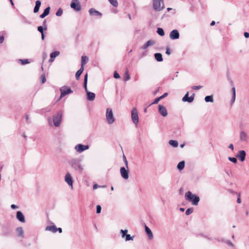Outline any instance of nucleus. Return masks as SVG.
I'll use <instances>...</instances> for the list:
<instances>
[{
    "label": "nucleus",
    "instance_id": "nucleus-37",
    "mask_svg": "<svg viewBox=\"0 0 249 249\" xmlns=\"http://www.w3.org/2000/svg\"><path fill=\"white\" fill-rule=\"evenodd\" d=\"M62 13L63 10L61 8H59L56 13V16L59 17L62 15Z\"/></svg>",
    "mask_w": 249,
    "mask_h": 249
},
{
    "label": "nucleus",
    "instance_id": "nucleus-16",
    "mask_svg": "<svg viewBox=\"0 0 249 249\" xmlns=\"http://www.w3.org/2000/svg\"><path fill=\"white\" fill-rule=\"evenodd\" d=\"M159 113L163 117H166L168 115L166 108L162 105H159Z\"/></svg>",
    "mask_w": 249,
    "mask_h": 249
},
{
    "label": "nucleus",
    "instance_id": "nucleus-32",
    "mask_svg": "<svg viewBox=\"0 0 249 249\" xmlns=\"http://www.w3.org/2000/svg\"><path fill=\"white\" fill-rule=\"evenodd\" d=\"M205 101L206 102H213V96L211 95L206 96L205 97Z\"/></svg>",
    "mask_w": 249,
    "mask_h": 249
},
{
    "label": "nucleus",
    "instance_id": "nucleus-59",
    "mask_svg": "<svg viewBox=\"0 0 249 249\" xmlns=\"http://www.w3.org/2000/svg\"><path fill=\"white\" fill-rule=\"evenodd\" d=\"M229 148L231 149L232 150H233V145L232 143H231L229 145Z\"/></svg>",
    "mask_w": 249,
    "mask_h": 249
},
{
    "label": "nucleus",
    "instance_id": "nucleus-33",
    "mask_svg": "<svg viewBox=\"0 0 249 249\" xmlns=\"http://www.w3.org/2000/svg\"><path fill=\"white\" fill-rule=\"evenodd\" d=\"M157 32L160 36H163L164 35V30L161 28H158Z\"/></svg>",
    "mask_w": 249,
    "mask_h": 249
},
{
    "label": "nucleus",
    "instance_id": "nucleus-14",
    "mask_svg": "<svg viewBox=\"0 0 249 249\" xmlns=\"http://www.w3.org/2000/svg\"><path fill=\"white\" fill-rule=\"evenodd\" d=\"M195 94H193L190 97H189V92H187L186 94L182 98L183 102H187L188 103H192L194 100Z\"/></svg>",
    "mask_w": 249,
    "mask_h": 249
},
{
    "label": "nucleus",
    "instance_id": "nucleus-35",
    "mask_svg": "<svg viewBox=\"0 0 249 249\" xmlns=\"http://www.w3.org/2000/svg\"><path fill=\"white\" fill-rule=\"evenodd\" d=\"M109 2L114 7H117L118 3L117 0H108Z\"/></svg>",
    "mask_w": 249,
    "mask_h": 249
},
{
    "label": "nucleus",
    "instance_id": "nucleus-51",
    "mask_svg": "<svg viewBox=\"0 0 249 249\" xmlns=\"http://www.w3.org/2000/svg\"><path fill=\"white\" fill-rule=\"evenodd\" d=\"M113 76L116 79H118L120 77V75L116 71L114 72Z\"/></svg>",
    "mask_w": 249,
    "mask_h": 249
},
{
    "label": "nucleus",
    "instance_id": "nucleus-10",
    "mask_svg": "<svg viewBox=\"0 0 249 249\" xmlns=\"http://www.w3.org/2000/svg\"><path fill=\"white\" fill-rule=\"evenodd\" d=\"M89 148L88 145H83L82 144H78L75 146V150L78 153H81L85 150H87Z\"/></svg>",
    "mask_w": 249,
    "mask_h": 249
},
{
    "label": "nucleus",
    "instance_id": "nucleus-39",
    "mask_svg": "<svg viewBox=\"0 0 249 249\" xmlns=\"http://www.w3.org/2000/svg\"><path fill=\"white\" fill-rule=\"evenodd\" d=\"M193 212V208H188L187 209L185 212V214L187 215H190Z\"/></svg>",
    "mask_w": 249,
    "mask_h": 249
},
{
    "label": "nucleus",
    "instance_id": "nucleus-15",
    "mask_svg": "<svg viewBox=\"0 0 249 249\" xmlns=\"http://www.w3.org/2000/svg\"><path fill=\"white\" fill-rule=\"evenodd\" d=\"M246 153L244 150H240L236 154V157L238 158L241 161H243L245 160Z\"/></svg>",
    "mask_w": 249,
    "mask_h": 249
},
{
    "label": "nucleus",
    "instance_id": "nucleus-23",
    "mask_svg": "<svg viewBox=\"0 0 249 249\" xmlns=\"http://www.w3.org/2000/svg\"><path fill=\"white\" fill-rule=\"evenodd\" d=\"M41 5V1L39 0L36 1V5L34 7V12L36 13L38 12L40 6Z\"/></svg>",
    "mask_w": 249,
    "mask_h": 249
},
{
    "label": "nucleus",
    "instance_id": "nucleus-28",
    "mask_svg": "<svg viewBox=\"0 0 249 249\" xmlns=\"http://www.w3.org/2000/svg\"><path fill=\"white\" fill-rule=\"evenodd\" d=\"M185 166V162L181 161L178 163L177 166V168L179 170H181L184 168Z\"/></svg>",
    "mask_w": 249,
    "mask_h": 249
},
{
    "label": "nucleus",
    "instance_id": "nucleus-52",
    "mask_svg": "<svg viewBox=\"0 0 249 249\" xmlns=\"http://www.w3.org/2000/svg\"><path fill=\"white\" fill-rule=\"evenodd\" d=\"M41 82L42 83H44L46 82V77H45V76L44 75H41Z\"/></svg>",
    "mask_w": 249,
    "mask_h": 249
},
{
    "label": "nucleus",
    "instance_id": "nucleus-20",
    "mask_svg": "<svg viewBox=\"0 0 249 249\" xmlns=\"http://www.w3.org/2000/svg\"><path fill=\"white\" fill-rule=\"evenodd\" d=\"M145 231L148 235V238L150 240L152 239L153 238V235L152 232L146 225H145Z\"/></svg>",
    "mask_w": 249,
    "mask_h": 249
},
{
    "label": "nucleus",
    "instance_id": "nucleus-54",
    "mask_svg": "<svg viewBox=\"0 0 249 249\" xmlns=\"http://www.w3.org/2000/svg\"><path fill=\"white\" fill-rule=\"evenodd\" d=\"M165 53L168 55H170L171 54V51L169 48L166 49Z\"/></svg>",
    "mask_w": 249,
    "mask_h": 249
},
{
    "label": "nucleus",
    "instance_id": "nucleus-25",
    "mask_svg": "<svg viewBox=\"0 0 249 249\" xmlns=\"http://www.w3.org/2000/svg\"><path fill=\"white\" fill-rule=\"evenodd\" d=\"M154 44V42L152 40H148L146 43L143 45L142 47V49L144 50L147 48L149 46L152 45Z\"/></svg>",
    "mask_w": 249,
    "mask_h": 249
},
{
    "label": "nucleus",
    "instance_id": "nucleus-29",
    "mask_svg": "<svg viewBox=\"0 0 249 249\" xmlns=\"http://www.w3.org/2000/svg\"><path fill=\"white\" fill-rule=\"evenodd\" d=\"M169 143L174 147H177L178 146V142L176 140H170Z\"/></svg>",
    "mask_w": 249,
    "mask_h": 249
},
{
    "label": "nucleus",
    "instance_id": "nucleus-40",
    "mask_svg": "<svg viewBox=\"0 0 249 249\" xmlns=\"http://www.w3.org/2000/svg\"><path fill=\"white\" fill-rule=\"evenodd\" d=\"M19 60L21 62L22 65H25L29 63V60L27 59H19Z\"/></svg>",
    "mask_w": 249,
    "mask_h": 249
},
{
    "label": "nucleus",
    "instance_id": "nucleus-1",
    "mask_svg": "<svg viewBox=\"0 0 249 249\" xmlns=\"http://www.w3.org/2000/svg\"><path fill=\"white\" fill-rule=\"evenodd\" d=\"M69 164L74 170L81 174L83 171V167L81 163V160L78 158H72L68 161Z\"/></svg>",
    "mask_w": 249,
    "mask_h": 249
},
{
    "label": "nucleus",
    "instance_id": "nucleus-34",
    "mask_svg": "<svg viewBox=\"0 0 249 249\" xmlns=\"http://www.w3.org/2000/svg\"><path fill=\"white\" fill-rule=\"evenodd\" d=\"M124 80L125 81H128V80H129L130 79V77L129 76V73H128V70H126L124 73Z\"/></svg>",
    "mask_w": 249,
    "mask_h": 249
},
{
    "label": "nucleus",
    "instance_id": "nucleus-6",
    "mask_svg": "<svg viewBox=\"0 0 249 249\" xmlns=\"http://www.w3.org/2000/svg\"><path fill=\"white\" fill-rule=\"evenodd\" d=\"M106 120L109 124H112L115 121L112 110L109 108H107L106 110Z\"/></svg>",
    "mask_w": 249,
    "mask_h": 249
},
{
    "label": "nucleus",
    "instance_id": "nucleus-55",
    "mask_svg": "<svg viewBox=\"0 0 249 249\" xmlns=\"http://www.w3.org/2000/svg\"><path fill=\"white\" fill-rule=\"evenodd\" d=\"M4 41V36H0V43H2Z\"/></svg>",
    "mask_w": 249,
    "mask_h": 249
},
{
    "label": "nucleus",
    "instance_id": "nucleus-4",
    "mask_svg": "<svg viewBox=\"0 0 249 249\" xmlns=\"http://www.w3.org/2000/svg\"><path fill=\"white\" fill-rule=\"evenodd\" d=\"M153 7L157 11H160L164 8L163 0H153Z\"/></svg>",
    "mask_w": 249,
    "mask_h": 249
},
{
    "label": "nucleus",
    "instance_id": "nucleus-48",
    "mask_svg": "<svg viewBox=\"0 0 249 249\" xmlns=\"http://www.w3.org/2000/svg\"><path fill=\"white\" fill-rule=\"evenodd\" d=\"M202 88V86H194L192 87V89H195V90L199 89Z\"/></svg>",
    "mask_w": 249,
    "mask_h": 249
},
{
    "label": "nucleus",
    "instance_id": "nucleus-9",
    "mask_svg": "<svg viewBox=\"0 0 249 249\" xmlns=\"http://www.w3.org/2000/svg\"><path fill=\"white\" fill-rule=\"evenodd\" d=\"M60 91H61V95H60L61 97H62L66 95L67 94H68L69 93L72 92V90L71 89L70 87H66V86L62 87L60 89Z\"/></svg>",
    "mask_w": 249,
    "mask_h": 249
},
{
    "label": "nucleus",
    "instance_id": "nucleus-5",
    "mask_svg": "<svg viewBox=\"0 0 249 249\" xmlns=\"http://www.w3.org/2000/svg\"><path fill=\"white\" fill-rule=\"evenodd\" d=\"M62 117V112L61 111H58L56 114L53 116V121L55 126L58 127L60 125Z\"/></svg>",
    "mask_w": 249,
    "mask_h": 249
},
{
    "label": "nucleus",
    "instance_id": "nucleus-42",
    "mask_svg": "<svg viewBox=\"0 0 249 249\" xmlns=\"http://www.w3.org/2000/svg\"><path fill=\"white\" fill-rule=\"evenodd\" d=\"M120 232L122 233V237L124 238L127 234L126 233L127 232V230H121Z\"/></svg>",
    "mask_w": 249,
    "mask_h": 249
},
{
    "label": "nucleus",
    "instance_id": "nucleus-19",
    "mask_svg": "<svg viewBox=\"0 0 249 249\" xmlns=\"http://www.w3.org/2000/svg\"><path fill=\"white\" fill-rule=\"evenodd\" d=\"M89 13L90 15H94V16H99V17H101L102 14L99 12V11L95 10L93 8H90L89 10Z\"/></svg>",
    "mask_w": 249,
    "mask_h": 249
},
{
    "label": "nucleus",
    "instance_id": "nucleus-7",
    "mask_svg": "<svg viewBox=\"0 0 249 249\" xmlns=\"http://www.w3.org/2000/svg\"><path fill=\"white\" fill-rule=\"evenodd\" d=\"M131 119L136 124L139 122L138 113L136 108H133L131 110Z\"/></svg>",
    "mask_w": 249,
    "mask_h": 249
},
{
    "label": "nucleus",
    "instance_id": "nucleus-24",
    "mask_svg": "<svg viewBox=\"0 0 249 249\" xmlns=\"http://www.w3.org/2000/svg\"><path fill=\"white\" fill-rule=\"evenodd\" d=\"M156 60L158 62H161L163 60L162 55L160 53H156L154 54Z\"/></svg>",
    "mask_w": 249,
    "mask_h": 249
},
{
    "label": "nucleus",
    "instance_id": "nucleus-38",
    "mask_svg": "<svg viewBox=\"0 0 249 249\" xmlns=\"http://www.w3.org/2000/svg\"><path fill=\"white\" fill-rule=\"evenodd\" d=\"M50 7H47L45 9V10L43 11L44 14H45L46 16L48 15L50 13Z\"/></svg>",
    "mask_w": 249,
    "mask_h": 249
},
{
    "label": "nucleus",
    "instance_id": "nucleus-17",
    "mask_svg": "<svg viewBox=\"0 0 249 249\" xmlns=\"http://www.w3.org/2000/svg\"><path fill=\"white\" fill-rule=\"evenodd\" d=\"M16 217L17 219L20 222L23 223H24L25 222L24 216L20 211H18L17 212Z\"/></svg>",
    "mask_w": 249,
    "mask_h": 249
},
{
    "label": "nucleus",
    "instance_id": "nucleus-12",
    "mask_svg": "<svg viewBox=\"0 0 249 249\" xmlns=\"http://www.w3.org/2000/svg\"><path fill=\"white\" fill-rule=\"evenodd\" d=\"M128 170L126 169L124 167H122L120 168V173L122 178L125 179H127L129 178Z\"/></svg>",
    "mask_w": 249,
    "mask_h": 249
},
{
    "label": "nucleus",
    "instance_id": "nucleus-8",
    "mask_svg": "<svg viewBox=\"0 0 249 249\" xmlns=\"http://www.w3.org/2000/svg\"><path fill=\"white\" fill-rule=\"evenodd\" d=\"M71 7L75 11H79L81 9L79 0H72L71 3Z\"/></svg>",
    "mask_w": 249,
    "mask_h": 249
},
{
    "label": "nucleus",
    "instance_id": "nucleus-2",
    "mask_svg": "<svg viewBox=\"0 0 249 249\" xmlns=\"http://www.w3.org/2000/svg\"><path fill=\"white\" fill-rule=\"evenodd\" d=\"M185 197L187 201L191 202L194 205H197L200 200L199 196L193 194L190 191L185 193Z\"/></svg>",
    "mask_w": 249,
    "mask_h": 249
},
{
    "label": "nucleus",
    "instance_id": "nucleus-11",
    "mask_svg": "<svg viewBox=\"0 0 249 249\" xmlns=\"http://www.w3.org/2000/svg\"><path fill=\"white\" fill-rule=\"evenodd\" d=\"M65 181L67 184L71 187V188H73V181L72 177L69 173H67L65 176Z\"/></svg>",
    "mask_w": 249,
    "mask_h": 249
},
{
    "label": "nucleus",
    "instance_id": "nucleus-43",
    "mask_svg": "<svg viewBox=\"0 0 249 249\" xmlns=\"http://www.w3.org/2000/svg\"><path fill=\"white\" fill-rule=\"evenodd\" d=\"M134 238V236H131L130 234H126L125 236V241L132 240Z\"/></svg>",
    "mask_w": 249,
    "mask_h": 249
},
{
    "label": "nucleus",
    "instance_id": "nucleus-26",
    "mask_svg": "<svg viewBox=\"0 0 249 249\" xmlns=\"http://www.w3.org/2000/svg\"><path fill=\"white\" fill-rule=\"evenodd\" d=\"M84 71V67H81V68L77 71L75 73V77L77 80H79L80 78V75L82 74Z\"/></svg>",
    "mask_w": 249,
    "mask_h": 249
},
{
    "label": "nucleus",
    "instance_id": "nucleus-50",
    "mask_svg": "<svg viewBox=\"0 0 249 249\" xmlns=\"http://www.w3.org/2000/svg\"><path fill=\"white\" fill-rule=\"evenodd\" d=\"M44 28L43 26H40L37 27V30L40 33H44L43 32Z\"/></svg>",
    "mask_w": 249,
    "mask_h": 249
},
{
    "label": "nucleus",
    "instance_id": "nucleus-64",
    "mask_svg": "<svg viewBox=\"0 0 249 249\" xmlns=\"http://www.w3.org/2000/svg\"><path fill=\"white\" fill-rule=\"evenodd\" d=\"M57 231H58L59 233H61L62 232V230L61 228H57Z\"/></svg>",
    "mask_w": 249,
    "mask_h": 249
},
{
    "label": "nucleus",
    "instance_id": "nucleus-36",
    "mask_svg": "<svg viewBox=\"0 0 249 249\" xmlns=\"http://www.w3.org/2000/svg\"><path fill=\"white\" fill-rule=\"evenodd\" d=\"M221 241L222 242H225L226 244L232 247H233L234 246L233 244L229 240H225L224 239H221Z\"/></svg>",
    "mask_w": 249,
    "mask_h": 249
},
{
    "label": "nucleus",
    "instance_id": "nucleus-30",
    "mask_svg": "<svg viewBox=\"0 0 249 249\" xmlns=\"http://www.w3.org/2000/svg\"><path fill=\"white\" fill-rule=\"evenodd\" d=\"M88 61V57L86 56H82L81 58V67H83L86 62Z\"/></svg>",
    "mask_w": 249,
    "mask_h": 249
},
{
    "label": "nucleus",
    "instance_id": "nucleus-60",
    "mask_svg": "<svg viewBox=\"0 0 249 249\" xmlns=\"http://www.w3.org/2000/svg\"><path fill=\"white\" fill-rule=\"evenodd\" d=\"M39 17H40V18H44L45 17H46V16L45 14H44V13H43L42 14H41V15H40V16H39Z\"/></svg>",
    "mask_w": 249,
    "mask_h": 249
},
{
    "label": "nucleus",
    "instance_id": "nucleus-18",
    "mask_svg": "<svg viewBox=\"0 0 249 249\" xmlns=\"http://www.w3.org/2000/svg\"><path fill=\"white\" fill-rule=\"evenodd\" d=\"M240 139L242 142H246L248 141V136L247 134L243 131H242L240 133Z\"/></svg>",
    "mask_w": 249,
    "mask_h": 249
},
{
    "label": "nucleus",
    "instance_id": "nucleus-3",
    "mask_svg": "<svg viewBox=\"0 0 249 249\" xmlns=\"http://www.w3.org/2000/svg\"><path fill=\"white\" fill-rule=\"evenodd\" d=\"M88 73H86L84 76L83 86L87 94V99L89 101H93L95 98V94L93 92L89 91L87 89Z\"/></svg>",
    "mask_w": 249,
    "mask_h": 249
},
{
    "label": "nucleus",
    "instance_id": "nucleus-61",
    "mask_svg": "<svg viewBox=\"0 0 249 249\" xmlns=\"http://www.w3.org/2000/svg\"><path fill=\"white\" fill-rule=\"evenodd\" d=\"M237 203H241V199H240V196H238V198H237Z\"/></svg>",
    "mask_w": 249,
    "mask_h": 249
},
{
    "label": "nucleus",
    "instance_id": "nucleus-62",
    "mask_svg": "<svg viewBox=\"0 0 249 249\" xmlns=\"http://www.w3.org/2000/svg\"><path fill=\"white\" fill-rule=\"evenodd\" d=\"M41 34V38H42V40H43L44 39V37H45L44 33H42Z\"/></svg>",
    "mask_w": 249,
    "mask_h": 249
},
{
    "label": "nucleus",
    "instance_id": "nucleus-49",
    "mask_svg": "<svg viewBox=\"0 0 249 249\" xmlns=\"http://www.w3.org/2000/svg\"><path fill=\"white\" fill-rule=\"evenodd\" d=\"M106 187V186H99V185H98V184H94V185H93V189L94 190H95V189H96L97 188H99V187H103V188H104V187Z\"/></svg>",
    "mask_w": 249,
    "mask_h": 249
},
{
    "label": "nucleus",
    "instance_id": "nucleus-47",
    "mask_svg": "<svg viewBox=\"0 0 249 249\" xmlns=\"http://www.w3.org/2000/svg\"><path fill=\"white\" fill-rule=\"evenodd\" d=\"M160 100H161V99H160V97H158V98H157L154 100V101L150 104V105H153V104H158V103H159V102Z\"/></svg>",
    "mask_w": 249,
    "mask_h": 249
},
{
    "label": "nucleus",
    "instance_id": "nucleus-41",
    "mask_svg": "<svg viewBox=\"0 0 249 249\" xmlns=\"http://www.w3.org/2000/svg\"><path fill=\"white\" fill-rule=\"evenodd\" d=\"M228 160L230 161L233 162L234 163H236L237 162V160L236 158H235L229 157L228 158Z\"/></svg>",
    "mask_w": 249,
    "mask_h": 249
},
{
    "label": "nucleus",
    "instance_id": "nucleus-57",
    "mask_svg": "<svg viewBox=\"0 0 249 249\" xmlns=\"http://www.w3.org/2000/svg\"><path fill=\"white\" fill-rule=\"evenodd\" d=\"M11 208L12 209H17V208H18V206H16V205H15V204H12V205H11Z\"/></svg>",
    "mask_w": 249,
    "mask_h": 249
},
{
    "label": "nucleus",
    "instance_id": "nucleus-56",
    "mask_svg": "<svg viewBox=\"0 0 249 249\" xmlns=\"http://www.w3.org/2000/svg\"><path fill=\"white\" fill-rule=\"evenodd\" d=\"M244 36L246 37V38H248L249 37V33H248V32H245L244 34Z\"/></svg>",
    "mask_w": 249,
    "mask_h": 249
},
{
    "label": "nucleus",
    "instance_id": "nucleus-31",
    "mask_svg": "<svg viewBox=\"0 0 249 249\" xmlns=\"http://www.w3.org/2000/svg\"><path fill=\"white\" fill-rule=\"evenodd\" d=\"M17 232L18 236H21L23 234V230L21 227H18L17 229Z\"/></svg>",
    "mask_w": 249,
    "mask_h": 249
},
{
    "label": "nucleus",
    "instance_id": "nucleus-53",
    "mask_svg": "<svg viewBox=\"0 0 249 249\" xmlns=\"http://www.w3.org/2000/svg\"><path fill=\"white\" fill-rule=\"evenodd\" d=\"M168 95V93H164L162 95H161V96L160 97V99H162L163 98L166 97Z\"/></svg>",
    "mask_w": 249,
    "mask_h": 249
},
{
    "label": "nucleus",
    "instance_id": "nucleus-27",
    "mask_svg": "<svg viewBox=\"0 0 249 249\" xmlns=\"http://www.w3.org/2000/svg\"><path fill=\"white\" fill-rule=\"evenodd\" d=\"M231 91H232V98L231 99V103L233 104L235 100V94H236V90L235 88L234 87H233L231 89Z\"/></svg>",
    "mask_w": 249,
    "mask_h": 249
},
{
    "label": "nucleus",
    "instance_id": "nucleus-46",
    "mask_svg": "<svg viewBox=\"0 0 249 249\" xmlns=\"http://www.w3.org/2000/svg\"><path fill=\"white\" fill-rule=\"evenodd\" d=\"M101 207L99 205H97V206H96V213H101Z\"/></svg>",
    "mask_w": 249,
    "mask_h": 249
},
{
    "label": "nucleus",
    "instance_id": "nucleus-45",
    "mask_svg": "<svg viewBox=\"0 0 249 249\" xmlns=\"http://www.w3.org/2000/svg\"><path fill=\"white\" fill-rule=\"evenodd\" d=\"M43 27L44 28V30H46L47 29V21L46 19H44L43 22Z\"/></svg>",
    "mask_w": 249,
    "mask_h": 249
},
{
    "label": "nucleus",
    "instance_id": "nucleus-44",
    "mask_svg": "<svg viewBox=\"0 0 249 249\" xmlns=\"http://www.w3.org/2000/svg\"><path fill=\"white\" fill-rule=\"evenodd\" d=\"M123 160H124V162L125 163V166H126V168H128V161H127L126 157L124 155H123Z\"/></svg>",
    "mask_w": 249,
    "mask_h": 249
},
{
    "label": "nucleus",
    "instance_id": "nucleus-58",
    "mask_svg": "<svg viewBox=\"0 0 249 249\" xmlns=\"http://www.w3.org/2000/svg\"><path fill=\"white\" fill-rule=\"evenodd\" d=\"M203 237H204V238H205L206 239H207L208 240H212V238L211 237H209L207 235H203Z\"/></svg>",
    "mask_w": 249,
    "mask_h": 249
},
{
    "label": "nucleus",
    "instance_id": "nucleus-21",
    "mask_svg": "<svg viewBox=\"0 0 249 249\" xmlns=\"http://www.w3.org/2000/svg\"><path fill=\"white\" fill-rule=\"evenodd\" d=\"M60 53L58 51H54L50 54V62L53 61L54 59Z\"/></svg>",
    "mask_w": 249,
    "mask_h": 249
},
{
    "label": "nucleus",
    "instance_id": "nucleus-63",
    "mask_svg": "<svg viewBox=\"0 0 249 249\" xmlns=\"http://www.w3.org/2000/svg\"><path fill=\"white\" fill-rule=\"evenodd\" d=\"M28 119H29V115H26V122L27 123H29V122H28Z\"/></svg>",
    "mask_w": 249,
    "mask_h": 249
},
{
    "label": "nucleus",
    "instance_id": "nucleus-22",
    "mask_svg": "<svg viewBox=\"0 0 249 249\" xmlns=\"http://www.w3.org/2000/svg\"><path fill=\"white\" fill-rule=\"evenodd\" d=\"M45 230L46 231H51L53 233L56 232L57 231V228L55 225L48 226L46 228Z\"/></svg>",
    "mask_w": 249,
    "mask_h": 249
},
{
    "label": "nucleus",
    "instance_id": "nucleus-13",
    "mask_svg": "<svg viewBox=\"0 0 249 249\" xmlns=\"http://www.w3.org/2000/svg\"><path fill=\"white\" fill-rule=\"evenodd\" d=\"M179 37V33L177 30H173L170 33V38L171 39H177Z\"/></svg>",
    "mask_w": 249,
    "mask_h": 249
}]
</instances>
